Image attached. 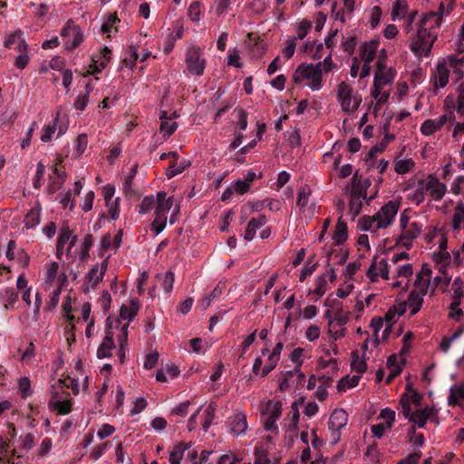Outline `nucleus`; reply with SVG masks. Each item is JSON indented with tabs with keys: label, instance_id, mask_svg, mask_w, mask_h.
<instances>
[{
	"label": "nucleus",
	"instance_id": "nucleus-1",
	"mask_svg": "<svg viewBox=\"0 0 464 464\" xmlns=\"http://www.w3.org/2000/svg\"><path fill=\"white\" fill-rule=\"evenodd\" d=\"M446 6L443 3H440L437 12H430L421 18L416 34L411 37L409 49L419 60L431 55V50L438 38L442 17L449 15L455 6L454 0H446Z\"/></svg>",
	"mask_w": 464,
	"mask_h": 464
},
{
	"label": "nucleus",
	"instance_id": "nucleus-2",
	"mask_svg": "<svg viewBox=\"0 0 464 464\" xmlns=\"http://www.w3.org/2000/svg\"><path fill=\"white\" fill-rule=\"evenodd\" d=\"M407 190V200L419 206L424 202L426 196L430 200L440 201L447 192V186L436 175L429 174L419 179L413 186H409Z\"/></svg>",
	"mask_w": 464,
	"mask_h": 464
},
{
	"label": "nucleus",
	"instance_id": "nucleus-3",
	"mask_svg": "<svg viewBox=\"0 0 464 464\" xmlns=\"http://www.w3.org/2000/svg\"><path fill=\"white\" fill-rule=\"evenodd\" d=\"M401 206V198L391 199L381 207L372 216H362L359 219V227L363 231L377 234L381 229L392 227Z\"/></svg>",
	"mask_w": 464,
	"mask_h": 464
},
{
	"label": "nucleus",
	"instance_id": "nucleus-4",
	"mask_svg": "<svg viewBox=\"0 0 464 464\" xmlns=\"http://www.w3.org/2000/svg\"><path fill=\"white\" fill-rule=\"evenodd\" d=\"M285 345V339L283 335L276 336V343L273 349L270 351L266 343L260 351L261 355L257 356L253 363L252 372L256 376L265 378L274 369H276L281 358V353Z\"/></svg>",
	"mask_w": 464,
	"mask_h": 464
},
{
	"label": "nucleus",
	"instance_id": "nucleus-5",
	"mask_svg": "<svg viewBox=\"0 0 464 464\" xmlns=\"http://www.w3.org/2000/svg\"><path fill=\"white\" fill-rule=\"evenodd\" d=\"M396 76V71L387 67L382 62L377 63V68L373 79L372 96L376 100V107L386 103L390 97V90L385 87L392 84Z\"/></svg>",
	"mask_w": 464,
	"mask_h": 464
},
{
	"label": "nucleus",
	"instance_id": "nucleus-6",
	"mask_svg": "<svg viewBox=\"0 0 464 464\" xmlns=\"http://www.w3.org/2000/svg\"><path fill=\"white\" fill-rule=\"evenodd\" d=\"M412 210L408 208L403 209L400 214L399 230L400 234L396 238V245L410 249L416 238L422 232L423 225L416 220H411V214Z\"/></svg>",
	"mask_w": 464,
	"mask_h": 464
},
{
	"label": "nucleus",
	"instance_id": "nucleus-7",
	"mask_svg": "<svg viewBox=\"0 0 464 464\" xmlns=\"http://www.w3.org/2000/svg\"><path fill=\"white\" fill-rule=\"evenodd\" d=\"M320 64L301 63L294 72L292 81L296 85L307 86L312 91H319L323 87V74Z\"/></svg>",
	"mask_w": 464,
	"mask_h": 464
},
{
	"label": "nucleus",
	"instance_id": "nucleus-8",
	"mask_svg": "<svg viewBox=\"0 0 464 464\" xmlns=\"http://www.w3.org/2000/svg\"><path fill=\"white\" fill-rule=\"evenodd\" d=\"M370 186L368 180H362L354 174L352 178L351 187L348 190L349 215L354 219L361 212L362 202L366 198L367 188Z\"/></svg>",
	"mask_w": 464,
	"mask_h": 464
},
{
	"label": "nucleus",
	"instance_id": "nucleus-9",
	"mask_svg": "<svg viewBox=\"0 0 464 464\" xmlns=\"http://www.w3.org/2000/svg\"><path fill=\"white\" fill-rule=\"evenodd\" d=\"M156 197L157 205L154 211V219L151 223V231L159 235L166 227L168 213L173 206V198H167V193L164 191H159Z\"/></svg>",
	"mask_w": 464,
	"mask_h": 464
},
{
	"label": "nucleus",
	"instance_id": "nucleus-10",
	"mask_svg": "<svg viewBox=\"0 0 464 464\" xmlns=\"http://www.w3.org/2000/svg\"><path fill=\"white\" fill-rule=\"evenodd\" d=\"M337 100L342 110L348 113L357 111L362 102L360 94L345 82L337 86Z\"/></svg>",
	"mask_w": 464,
	"mask_h": 464
},
{
	"label": "nucleus",
	"instance_id": "nucleus-11",
	"mask_svg": "<svg viewBox=\"0 0 464 464\" xmlns=\"http://www.w3.org/2000/svg\"><path fill=\"white\" fill-rule=\"evenodd\" d=\"M185 63L189 75H203L207 64L203 50L195 45L188 47L185 53Z\"/></svg>",
	"mask_w": 464,
	"mask_h": 464
},
{
	"label": "nucleus",
	"instance_id": "nucleus-12",
	"mask_svg": "<svg viewBox=\"0 0 464 464\" xmlns=\"http://www.w3.org/2000/svg\"><path fill=\"white\" fill-rule=\"evenodd\" d=\"M68 127L69 120L67 116L58 111L55 118L50 123L42 128L41 140L43 142H49L53 135H56V138H59L67 131Z\"/></svg>",
	"mask_w": 464,
	"mask_h": 464
},
{
	"label": "nucleus",
	"instance_id": "nucleus-13",
	"mask_svg": "<svg viewBox=\"0 0 464 464\" xmlns=\"http://www.w3.org/2000/svg\"><path fill=\"white\" fill-rule=\"evenodd\" d=\"M64 48L68 51L76 49L83 41V32L72 19H69L61 31Z\"/></svg>",
	"mask_w": 464,
	"mask_h": 464
},
{
	"label": "nucleus",
	"instance_id": "nucleus-14",
	"mask_svg": "<svg viewBox=\"0 0 464 464\" xmlns=\"http://www.w3.org/2000/svg\"><path fill=\"white\" fill-rule=\"evenodd\" d=\"M282 402L280 401L269 400L261 415L264 418V429L273 433H278L276 421L282 414Z\"/></svg>",
	"mask_w": 464,
	"mask_h": 464
},
{
	"label": "nucleus",
	"instance_id": "nucleus-15",
	"mask_svg": "<svg viewBox=\"0 0 464 464\" xmlns=\"http://www.w3.org/2000/svg\"><path fill=\"white\" fill-rule=\"evenodd\" d=\"M443 111L450 114V124L452 125L456 118H464V87L459 88L456 98L448 95L445 98Z\"/></svg>",
	"mask_w": 464,
	"mask_h": 464
},
{
	"label": "nucleus",
	"instance_id": "nucleus-16",
	"mask_svg": "<svg viewBox=\"0 0 464 464\" xmlns=\"http://www.w3.org/2000/svg\"><path fill=\"white\" fill-rule=\"evenodd\" d=\"M77 242V236L68 226L61 227L56 243V256L61 259L63 253L66 252L67 257L71 256V250Z\"/></svg>",
	"mask_w": 464,
	"mask_h": 464
},
{
	"label": "nucleus",
	"instance_id": "nucleus-17",
	"mask_svg": "<svg viewBox=\"0 0 464 464\" xmlns=\"http://www.w3.org/2000/svg\"><path fill=\"white\" fill-rule=\"evenodd\" d=\"M432 270L428 265H423L415 275L412 289L411 291L426 295L430 293V280Z\"/></svg>",
	"mask_w": 464,
	"mask_h": 464
},
{
	"label": "nucleus",
	"instance_id": "nucleus-18",
	"mask_svg": "<svg viewBox=\"0 0 464 464\" xmlns=\"http://www.w3.org/2000/svg\"><path fill=\"white\" fill-rule=\"evenodd\" d=\"M371 282H378L380 278L389 280L388 263L384 258H374L366 272Z\"/></svg>",
	"mask_w": 464,
	"mask_h": 464
},
{
	"label": "nucleus",
	"instance_id": "nucleus-19",
	"mask_svg": "<svg viewBox=\"0 0 464 464\" xmlns=\"http://www.w3.org/2000/svg\"><path fill=\"white\" fill-rule=\"evenodd\" d=\"M443 114L435 119H427L425 120L420 127V131L423 136H431L437 131H440L444 125H449V116L445 111H443Z\"/></svg>",
	"mask_w": 464,
	"mask_h": 464
},
{
	"label": "nucleus",
	"instance_id": "nucleus-20",
	"mask_svg": "<svg viewBox=\"0 0 464 464\" xmlns=\"http://www.w3.org/2000/svg\"><path fill=\"white\" fill-rule=\"evenodd\" d=\"M413 275L412 265L406 263L403 265H398L396 266V274L394 278L396 279L392 283V287H401L402 291H406L409 288L410 278Z\"/></svg>",
	"mask_w": 464,
	"mask_h": 464
},
{
	"label": "nucleus",
	"instance_id": "nucleus-21",
	"mask_svg": "<svg viewBox=\"0 0 464 464\" xmlns=\"http://www.w3.org/2000/svg\"><path fill=\"white\" fill-rule=\"evenodd\" d=\"M300 412L295 402L292 403L291 410L283 419L281 425L285 433H289L291 437L296 436L298 428Z\"/></svg>",
	"mask_w": 464,
	"mask_h": 464
},
{
	"label": "nucleus",
	"instance_id": "nucleus-22",
	"mask_svg": "<svg viewBox=\"0 0 464 464\" xmlns=\"http://www.w3.org/2000/svg\"><path fill=\"white\" fill-rule=\"evenodd\" d=\"M61 160H59V162H57L52 168V172L49 175V184L47 189L50 194H54L56 191H58L64 184L66 179V174L63 169V167L59 166Z\"/></svg>",
	"mask_w": 464,
	"mask_h": 464
},
{
	"label": "nucleus",
	"instance_id": "nucleus-23",
	"mask_svg": "<svg viewBox=\"0 0 464 464\" xmlns=\"http://www.w3.org/2000/svg\"><path fill=\"white\" fill-rule=\"evenodd\" d=\"M450 72V67L445 63L443 60L437 63L431 76V81L436 89L444 88L448 84Z\"/></svg>",
	"mask_w": 464,
	"mask_h": 464
},
{
	"label": "nucleus",
	"instance_id": "nucleus-24",
	"mask_svg": "<svg viewBox=\"0 0 464 464\" xmlns=\"http://www.w3.org/2000/svg\"><path fill=\"white\" fill-rule=\"evenodd\" d=\"M4 46L16 52L26 51V49H28V44L24 38V33L20 29L15 30L6 36V39L4 42Z\"/></svg>",
	"mask_w": 464,
	"mask_h": 464
},
{
	"label": "nucleus",
	"instance_id": "nucleus-25",
	"mask_svg": "<svg viewBox=\"0 0 464 464\" xmlns=\"http://www.w3.org/2000/svg\"><path fill=\"white\" fill-rule=\"evenodd\" d=\"M110 256L105 258L101 265L97 264L96 266H92L88 274H87V280L88 285L94 288L96 287L100 282L102 281L104 275L108 268V259Z\"/></svg>",
	"mask_w": 464,
	"mask_h": 464
},
{
	"label": "nucleus",
	"instance_id": "nucleus-26",
	"mask_svg": "<svg viewBox=\"0 0 464 464\" xmlns=\"http://www.w3.org/2000/svg\"><path fill=\"white\" fill-rule=\"evenodd\" d=\"M437 413L433 407L426 406L423 409L418 410L411 415L409 420L415 426L421 429L424 428L429 419H431Z\"/></svg>",
	"mask_w": 464,
	"mask_h": 464
},
{
	"label": "nucleus",
	"instance_id": "nucleus-27",
	"mask_svg": "<svg viewBox=\"0 0 464 464\" xmlns=\"http://www.w3.org/2000/svg\"><path fill=\"white\" fill-rule=\"evenodd\" d=\"M445 63L450 67V70L453 71V73L457 76V79H460L464 75V53L450 54L443 60Z\"/></svg>",
	"mask_w": 464,
	"mask_h": 464
},
{
	"label": "nucleus",
	"instance_id": "nucleus-28",
	"mask_svg": "<svg viewBox=\"0 0 464 464\" xmlns=\"http://www.w3.org/2000/svg\"><path fill=\"white\" fill-rule=\"evenodd\" d=\"M348 413L343 409H335L328 420L329 430H342L347 425Z\"/></svg>",
	"mask_w": 464,
	"mask_h": 464
},
{
	"label": "nucleus",
	"instance_id": "nucleus-29",
	"mask_svg": "<svg viewBox=\"0 0 464 464\" xmlns=\"http://www.w3.org/2000/svg\"><path fill=\"white\" fill-rule=\"evenodd\" d=\"M177 116L176 111L172 112L169 116L167 111H160V131L163 132L164 136L169 137L176 131L178 124L176 121H171V120Z\"/></svg>",
	"mask_w": 464,
	"mask_h": 464
},
{
	"label": "nucleus",
	"instance_id": "nucleus-30",
	"mask_svg": "<svg viewBox=\"0 0 464 464\" xmlns=\"http://www.w3.org/2000/svg\"><path fill=\"white\" fill-rule=\"evenodd\" d=\"M114 348L115 343L113 340V334L109 329H107L105 338L97 349V357L99 359H103L111 356L112 350Z\"/></svg>",
	"mask_w": 464,
	"mask_h": 464
},
{
	"label": "nucleus",
	"instance_id": "nucleus-31",
	"mask_svg": "<svg viewBox=\"0 0 464 464\" xmlns=\"http://www.w3.org/2000/svg\"><path fill=\"white\" fill-rule=\"evenodd\" d=\"M229 427L233 434L238 436L246 432L247 429L246 416L243 412H238L229 419Z\"/></svg>",
	"mask_w": 464,
	"mask_h": 464
},
{
	"label": "nucleus",
	"instance_id": "nucleus-32",
	"mask_svg": "<svg viewBox=\"0 0 464 464\" xmlns=\"http://www.w3.org/2000/svg\"><path fill=\"white\" fill-rule=\"evenodd\" d=\"M379 45L380 42L378 40L366 42L360 49V59L362 62L372 63L376 57Z\"/></svg>",
	"mask_w": 464,
	"mask_h": 464
},
{
	"label": "nucleus",
	"instance_id": "nucleus-33",
	"mask_svg": "<svg viewBox=\"0 0 464 464\" xmlns=\"http://www.w3.org/2000/svg\"><path fill=\"white\" fill-rule=\"evenodd\" d=\"M267 222V218L266 215L262 214L257 218H252L247 224L246 232H245V239L246 241H251L254 239L256 230L264 227Z\"/></svg>",
	"mask_w": 464,
	"mask_h": 464
},
{
	"label": "nucleus",
	"instance_id": "nucleus-34",
	"mask_svg": "<svg viewBox=\"0 0 464 464\" xmlns=\"http://www.w3.org/2000/svg\"><path fill=\"white\" fill-rule=\"evenodd\" d=\"M140 309V303L139 299H131L128 304H123L121 306L120 316L121 319L130 322L139 313Z\"/></svg>",
	"mask_w": 464,
	"mask_h": 464
},
{
	"label": "nucleus",
	"instance_id": "nucleus-35",
	"mask_svg": "<svg viewBox=\"0 0 464 464\" xmlns=\"http://www.w3.org/2000/svg\"><path fill=\"white\" fill-rule=\"evenodd\" d=\"M41 206L36 202L26 213L24 218V226L26 229L34 228L41 221Z\"/></svg>",
	"mask_w": 464,
	"mask_h": 464
},
{
	"label": "nucleus",
	"instance_id": "nucleus-36",
	"mask_svg": "<svg viewBox=\"0 0 464 464\" xmlns=\"http://www.w3.org/2000/svg\"><path fill=\"white\" fill-rule=\"evenodd\" d=\"M324 44L315 40H307L303 47L305 53L313 60H320L323 57Z\"/></svg>",
	"mask_w": 464,
	"mask_h": 464
},
{
	"label": "nucleus",
	"instance_id": "nucleus-37",
	"mask_svg": "<svg viewBox=\"0 0 464 464\" xmlns=\"http://www.w3.org/2000/svg\"><path fill=\"white\" fill-rule=\"evenodd\" d=\"M72 399L69 397L63 401H48V408L51 411H54L59 415H66L72 411Z\"/></svg>",
	"mask_w": 464,
	"mask_h": 464
},
{
	"label": "nucleus",
	"instance_id": "nucleus-38",
	"mask_svg": "<svg viewBox=\"0 0 464 464\" xmlns=\"http://www.w3.org/2000/svg\"><path fill=\"white\" fill-rule=\"evenodd\" d=\"M409 12L406 0H394L392 6V19L393 21L405 19Z\"/></svg>",
	"mask_w": 464,
	"mask_h": 464
},
{
	"label": "nucleus",
	"instance_id": "nucleus-39",
	"mask_svg": "<svg viewBox=\"0 0 464 464\" xmlns=\"http://www.w3.org/2000/svg\"><path fill=\"white\" fill-rule=\"evenodd\" d=\"M424 296L425 295L412 291L410 292L406 302L408 304V307L410 308L411 315L416 314L421 309Z\"/></svg>",
	"mask_w": 464,
	"mask_h": 464
},
{
	"label": "nucleus",
	"instance_id": "nucleus-40",
	"mask_svg": "<svg viewBox=\"0 0 464 464\" xmlns=\"http://www.w3.org/2000/svg\"><path fill=\"white\" fill-rule=\"evenodd\" d=\"M59 264L57 262H51L46 265L45 269V281H44V289L49 290L52 286L54 285L56 276L58 274Z\"/></svg>",
	"mask_w": 464,
	"mask_h": 464
},
{
	"label": "nucleus",
	"instance_id": "nucleus-41",
	"mask_svg": "<svg viewBox=\"0 0 464 464\" xmlns=\"http://www.w3.org/2000/svg\"><path fill=\"white\" fill-rule=\"evenodd\" d=\"M188 445L183 441L176 444L169 452V464H180Z\"/></svg>",
	"mask_w": 464,
	"mask_h": 464
},
{
	"label": "nucleus",
	"instance_id": "nucleus-42",
	"mask_svg": "<svg viewBox=\"0 0 464 464\" xmlns=\"http://www.w3.org/2000/svg\"><path fill=\"white\" fill-rule=\"evenodd\" d=\"M450 279L451 278L445 274L435 276L432 281L430 280V295H434L436 289H440L441 293H444L450 285Z\"/></svg>",
	"mask_w": 464,
	"mask_h": 464
},
{
	"label": "nucleus",
	"instance_id": "nucleus-43",
	"mask_svg": "<svg viewBox=\"0 0 464 464\" xmlns=\"http://www.w3.org/2000/svg\"><path fill=\"white\" fill-rule=\"evenodd\" d=\"M347 225L343 220L342 217H340L335 226L333 239L336 245H341L347 239Z\"/></svg>",
	"mask_w": 464,
	"mask_h": 464
},
{
	"label": "nucleus",
	"instance_id": "nucleus-44",
	"mask_svg": "<svg viewBox=\"0 0 464 464\" xmlns=\"http://www.w3.org/2000/svg\"><path fill=\"white\" fill-rule=\"evenodd\" d=\"M387 368L389 374L386 378V383H390L395 377L401 374V367L397 362V356L392 354L387 359Z\"/></svg>",
	"mask_w": 464,
	"mask_h": 464
},
{
	"label": "nucleus",
	"instance_id": "nucleus-45",
	"mask_svg": "<svg viewBox=\"0 0 464 464\" xmlns=\"http://www.w3.org/2000/svg\"><path fill=\"white\" fill-rule=\"evenodd\" d=\"M420 397L417 393H414L410 397L404 394L400 400L401 411L406 419H410L411 412V402L417 403Z\"/></svg>",
	"mask_w": 464,
	"mask_h": 464
},
{
	"label": "nucleus",
	"instance_id": "nucleus-46",
	"mask_svg": "<svg viewBox=\"0 0 464 464\" xmlns=\"http://www.w3.org/2000/svg\"><path fill=\"white\" fill-rule=\"evenodd\" d=\"M313 27V22L308 19H302L295 23V30L296 33V39L304 40L310 33Z\"/></svg>",
	"mask_w": 464,
	"mask_h": 464
},
{
	"label": "nucleus",
	"instance_id": "nucleus-47",
	"mask_svg": "<svg viewBox=\"0 0 464 464\" xmlns=\"http://www.w3.org/2000/svg\"><path fill=\"white\" fill-rule=\"evenodd\" d=\"M464 401V384L453 385L450 390L449 405L455 406Z\"/></svg>",
	"mask_w": 464,
	"mask_h": 464
},
{
	"label": "nucleus",
	"instance_id": "nucleus-48",
	"mask_svg": "<svg viewBox=\"0 0 464 464\" xmlns=\"http://www.w3.org/2000/svg\"><path fill=\"white\" fill-rule=\"evenodd\" d=\"M295 374L299 375V372L295 370L282 372L279 377V389L281 392H285L291 389L294 385V377Z\"/></svg>",
	"mask_w": 464,
	"mask_h": 464
},
{
	"label": "nucleus",
	"instance_id": "nucleus-49",
	"mask_svg": "<svg viewBox=\"0 0 464 464\" xmlns=\"http://www.w3.org/2000/svg\"><path fill=\"white\" fill-rule=\"evenodd\" d=\"M304 349L301 348V347H297V348H295L289 355L290 361L295 364L294 370L299 372L300 377L304 376V373L301 372V367L304 363Z\"/></svg>",
	"mask_w": 464,
	"mask_h": 464
},
{
	"label": "nucleus",
	"instance_id": "nucleus-50",
	"mask_svg": "<svg viewBox=\"0 0 464 464\" xmlns=\"http://www.w3.org/2000/svg\"><path fill=\"white\" fill-rule=\"evenodd\" d=\"M1 298L5 302V307L8 309L14 306L18 300V292L12 287L5 288L0 292Z\"/></svg>",
	"mask_w": 464,
	"mask_h": 464
},
{
	"label": "nucleus",
	"instance_id": "nucleus-51",
	"mask_svg": "<svg viewBox=\"0 0 464 464\" xmlns=\"http://www.w3.org/2000/svg\"><path fill=\"white\" fill-rule=\"evenodd\" d=\"M361 376L353 375L342 378L337 383V390L339 392H344L348 389L353 388L358 385Z\"/></svg>",
	"mask_w": 464,
	"mask_h": 464
},
{
	"label": "nucleus",
	"instance_id": "nucleus-52",
	"mask_svg": "<svg viewBox=\"0 0 464 464\" xmlns=\"http://www.w3.org/2000/svg\"><path fill=\"white\" fill-rule=\"evenodd\" d=\"M462 225H464V203L459 202L454 208L452 227L454 230H459Z\"/></svg>",
	"mask_w": 464,
	"mask_h": 464
},
{
	"label": "nucleus",
	"instance_id": "nucleus-53",
	"mask_svg": "<svg viewBox=\"0 0 464 464\" xmlns=\"http://www.w3.org/2000/svg\"><path fill=\"white\" fill-rule=\"evenodd\" d=\"M216 406L209 403L203 411L202 429L207 432L215 418Z\"/></svg>",
	"mask_w": 464,
	"mask_h": 464
},
{
	"label": "nucleus",
	"instance_id": "nucleus-54",
	"mask_svg": "<svg viewBox=\"0 0 464 464\" xmlns=\"http://www.w3.org/2000/svg\"><path fill=\"white\" fill-rule=\"evenodd\" d=\"M74 197L75 196L72 194V191L69 189L65 193L57 195V199L63 209L69 208L70 210H72L75 208Z\"/></svg>",
	"mask_w": 464,
	"mask_h": 464
},
{
	"label": "nucleus",
	"instance_id": "nucleus-55",
	"mask_svg": "<svg viewBox=\"0 0 464 464\" xmlns=\"http://www.w3.org/2000/svg\"><path fill=\"white\" fill-rule=\"evenodd\" d=\"M462 280L459 277H457L454 279L452 283V289H453V295H452V302H453V307H456L457 305H460L461 299L464 296V293L462 290Z\"/></svg>",
	"mask_w": 464,
	"mask_h": 464
},
{
	"label": "nucleus",
	"instance_id": "nucleus-56",
	"mask_svg": "<svg viewBox=\"0 0 464 464\" xmlns=\"http://www.w3.org/2000/svg\"><path fill=\"white\" fill-rule=\"evenodd\" d=\"M157 205V198H155L153 195L145 196L140 205L138 206V212L140 215L147 214L151 209L155 208Z\"/></svg>",
	"mask_w": 464,
	"mask_h": 464
},
{
	"label": "nucleus",
	"instance_id": "nucleus-57",
	"mask_svg": "<svg viewBox=\"0 0 464 464\" xmlns=\"http://www.w3.org/2000/svg\"><path fill=\"white\" fill-rule=\"evenodd\" d=\"M120 22L116 14H111L108 15L106 21L102 25V31L106 34L108 37H111L112 32H117L115 24Z\"/></svg>",
	"mask_w": 464,
	"mask_h": 464
},
{
	"label": "nucleus",
	"instance_id": "nucleus-58",
	"mask_svg": "<svg viewBox=\"0 0 464 464\" xmlns=\"http://www.w3.org/2000/svg\"><path fill=\"white\" fill-rule=\"evenodd\" d=\"M58 382L59 383L57 386L53 387L49 401H63V400L71 397V394L65 389H63V386L62 385V380H59Z\"/></svg>",
	"mask_w": 464,
	"mask_h": 464
},
{
	"label": "nucleus",
	"instance_id": "nucleus-59",
	"mask_svg": "<svg viewBox=\"0 0 464 464\" xmlns=\"http://www.w3.org/2000/svg\"><path fill=\"white\" fill-rule=\"evenodd\" d=\"M415 167V162L412 159H403L396 160L395 171L398 174L403 175L411 171Z\"/></svg>",
	"mask_w": 464,
	"mask_h": 464
},
{
	"label": "nucleus",
	"instance_id": "nucleus-60",
	"mask_svg": "<svg viewBox=\"0 0 464 464\" xmlns=\"http://www.w3.org/2000/svg\"><path fill=\"white\" fill-rule=\"evenodd\" d=\"M318 368L319 369H326L327 373H333V374H336L339 370L337 360L334 358H329V359L320 358L318 360Z\"/></svg>",
	"mask_w": 464,
	"mask_h": 464
},
{
	"label": "nucleus",
	"instance_id": "nucleus-61",
	"mask_svg": "<svg viewBox=\"0 0 464 464\" xmlns=\"http://www.w3.org/2000/svg\"><path fill=\"white\" fill-rule=\"evenodd\" d=\"M161 280V286L167 294H170L173 289L175 275L171 270L167 271L164 275H159Z\"/></svg>",
	"mask_w": 464,
	"mask_h": 464
},
{
	"label": "nucleus",
	"instance_id": "nucleus-62",
	"mask_svg": "<svg viewBox=\"0 0 464 464\" xmlns=\"http://www.w3.org/2000/svg\"><path fill=\"white\" fill-rule=\"evenodd\" d=\"M352 369L359 374L363 373L367 369V363L361 359L357 352L352 353Z\"/></svg>",
	"mask_w": 464,
	"mask_h": 464
},
{
	"label": "nucleus",
	"instance_id": "nucleus-63",
	"mask_svg": "<svg viewBox=\"0 0 464 464\" xmlns=\"http://www.w3.org/2000/svg\"><path fill=\"white\" fill-rule=\"evenodd\" d=\"M255 464H270L268 452L262 444L255 448Z\"/></svg>",
	"mask_w": 464,
	"mask_h": 464
},
{
	"label": "nucleus",
	"instance_id": "nucleus-64",
	"mask_svg": "<svg viewBox=\"0 0 464 464\" xmlns=\"http://www.w3.org/2000/svg\"><path fill=\"white\" fill-rule=\"evenodd\" d=\"M450 128H452V138L459 140L464 134V118H456L452 125H448V129Z\"/></svg>",
	"mask_w": 464,
	"mask_h": 464
}]
</instances>
